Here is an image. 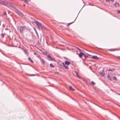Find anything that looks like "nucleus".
<instances>
[{
  "label": "nucleus",
  "mask_w": 120,
  "mask_h": 120,
  "mask_svg": "<svg viewBox=\"0 0 120 120\" xmlns=\"http://www.w3.org/2000/svg\"><path fill=\"white\" fill-rule=\"evenodd\" d=\"M5 35V34L3 33H2L1 34V36L3 38L4 37V36Z\"/></svg>",
  "instance_id": "aec40b11"
},
{
  "label": "nucleus",
  "mask_w": 120,
  "mask_h": 120,
  "mask_svg": "<svg viewBox=\"0 0 120 120\" xmlns=\"http://www.w3.org/2000/svg\"><path fill=\"white\" fill-rule=\"evenodd\" d=\"M115 70V69H109L108 70V71H114Z\"/></svg>",
  "instance_id": "9b49d317"
},
{
  "label": "nucleus",
  "mask_w": 120,
  "mask_h": 120,
  "mask_svg": "<svg viewBox=\"0 0 120 120\" xmlns=\"http://www.w3.org/2000/svg\"><path fill=\"white\" fill-rule=\"evenodd\" d=\"M111 0L112 2H113L114 1V0Z\"/></svg>",
  "instance_id": "e433bc0d"
},
{
  "label": "nucleus",
  "mask_w": 120,
  "mask_h": 120,
  "mask_svg": "<svg viewBox=\"0 0 120 120\" xmlns=\"http://www.w3.org/2000/svg\"><path fill=\"white\" fill-rule=\"evenodd\" d=\"M37 44L38 45H41L39 41H38L37 42Z\"/></svg>",
  "instance_id": "a878e982"
},
{
  "label": "nucleus",
  "mask_w": 120,
  "mask_h": 120,
  "mask_svg": "<svg viewBox=\"0 0 120 120\" xmlns=\"http://www.w3.org/2000/svg\"><path fill=\"white\" fill-rule=\"evenodd\" d=\"M34 55H36V53H34Z\"/></svg>",
  "instance_id": "ea45409f"
},
{
  "label": "nucleus",
  "mask_w": 120,
  "mask_h": 120,
  "mask_svg": "<svg viewBox=\"0 0 120 120\" xmlns=\"http://www.w3.org/2000/svg\"><path fill=\"white\" fill-rule=\"evenodd\" d=\"M46 53V54H47V53L46 52H45Z\"/></svg>",
  "instance_id": "a18cd8bd"
},
{
  "label": "nucleus",
  "mask_w": 120,
  "mask_h": 120,
  "mask_svg": "<svg viewBox=\"0 0 120 120\" xmlns=\"http://www.w3.org/2000/svg\"><path fill=\"white\" fill-rule=\"evenodd\" d=\"M28 59L31 62V63H33V61L31 60V58H30L29 57L28 58Z\"/></svg>",
  "instance_id": "a211bd4d"
},
{
  "label": "nucleus",
  "mask_w": 120,
  "mask_h": 120,
  "mask_svg": "<svg viewBox=\"0 0 120 120\" xmlns=\"http://www.w3.org/2000/svg\"><path fill=\"white\" fill-rule=\"evenodd\" d=\"M25 53L26 54H27V53L26 52H25Z\"/></svg>",
  "instance_id": "37998d69"
},
{
  "label": "nucleus",
  "mask_w": 120,
  "mask_h": 120,
  "mask_svg": "<svg viewBox=\"0 0 120 120\" xmlns=\"http://www.w3.org/2000/svg\"><path fill=\"white\" fill-rule=\"evenodd\" d=\"M55 74H59L57 72H55Z\"/></svg>",
  "instance_id": "f704fd0d"
},
{
  "label": "nucleus",
  "mask_w": 120,
  "mask_h": 120,
  "mask_svg": "<svg viewBox=\"0 0 120 120\" xmlns=\"http://www.w3.org/2000/svg\"><path fill=\"white\" fill-rule=\"evenodd\" d=\"M70 62L68 61L67 60L65 61V64H66L68 65L70 64Z\"/></svg>",
  "instance_id": "9d476101"
},
{
  "label": "nucleus",
  "mask_w": 120,
  "mask_h": 120,
  "mask_svg": "<svg viewBox=\"0 0 120 120\" xmlns=\"http://www.w3.org/2000/svg\"><path fill=\"white\" fill-rule=\"evenodd\" d=\"M40 60L42 63L43 64H44L45 63V61L43 59H41V58L40 59Z\"/></svg>",
  "instance_id": "1a4fd4ad"
},
{
  "label": "nucleus",
  "mask_w": 120,
  "mask_h": 120,
  "mask_svg": "<svg viewBox=\"0 0 120 120\" xmlns=\"http://www.w3.org/2000/svg\"><path fill=\"white\" fill-rule=\"evenodd\" d=\"M81 54V52H80V54L79 55V56L80 58H81L82 57V55Z\"/></svg>",
  "instance_id": "6ab92c4d"
},
{
  "label": "nucleus",
  "mask_w": 120,
  "mask_h": 120,
  "mask_svg": "<svg viewBox=\"0 0 120 120\" xmlns=\"http://www.w3.org/2000/svg\"><path fill=\"white\" fill-rule=\"evenodd\" d=\"M84 5L82 7V9H81H81H82V8H83V7H84Z\"/></svg>",
  "instance_id": "79ce46f5"
},
{
  "label": "nucleus",
  "mask_w": 120,
  "mask_h": 120,
  "mask_svg": "<svg viewBox=\"0 0 120 120\" xmlns=\"http://www.w3.org/2000/svg\"><path fill=\"white\" fill-rule=\"evenodd\" d=\"M77 48V49H78L79 50V51H80V49H79V48Z\"/></svg>",
  "instance_id": "4c0bfd02"
},
{
  "label": "nucleus",
  "mask_w": 120,
  "mask_h": 120,
  "mask_svg": "<svg viewBox=\"0 0 120 120\" xmlns=\"http://www.w3.org/2000/svg\"><path fill=\"white\" fill-rule=\"evenodd\" d=\"M83 56H84L85 57V58H87L88 57V56H86V55L85 54H84V55H83Z\"/></svg>",
  "instance_id": "c85d7f7f"
},
{
  "label": "nucleus",
  "mask_w": 120,
  "mask_h": 120,
  "mask_svg": "<svg viewBox=\"0 0 120 120\" xmlns=\"http://www.w3.org/2000/svg\"><path fill=\"white\" fill-rule=\"evenodd\" d=\"M3 14L4 15H7V13L6 11H4L3 12Z\"/></svg>",
  "instance_id": "393cba45"
},
{
  "label": "nucleus",
  "mask_w": 120,
  "mask_h": 120,
  "mask_svg": "<svg viewBox=\"0 0 120 120\" xmlns=\"http://www.w3.org/2000/svg\"><path fill=\"white\" fill-rule=\"evenodd\" d=\"M91 83L93 85H94L95 84V83L93 81L91 82Z\"/></svg>",
  "instance_id": "cd10ccee"
},
{
  "label": "nucleus",
  "mask_w": 120,
  "mask_h": 120,
  "mask_svg": "<svg viewBox=\"0 0 120 120\" xmlns=\"http://www.w3.org/2000/svg\"><path fill=\"white\" fill-rule=\"evenodd\" d=\"M8 4V2L6 0H0V4L7 5Z\"/></svg>",
  "instance_id": "f03ea898"
},
{
  "label": "nucleus",
  "mask_w": 120,
  "mask_h": 120,
  "mask_svg": "<svg viewBox=\"0 0 120 120\" xmlns=\"http://www.w3.org/2000/svg\"><path fill=\"white\" fill-rule=\"evenodd\" d=\"M92 59H99V58L97 57V56H92Z\"/></svg>",
  "instance_id": "0eeeda50"
},
{
  "label": "nucleus",
  "mask_w": 120,
  "mask_h": 120,
  "mask_svg": "<svg viewBox=\"0 0 120 120\" xmlns=\"http://www.w3.org/2000/svg\"><path fill=\"white\" fill-rule=\"evenodd\" d=\"M109 51H112V50H110V49H109Z\"/></svg>",
  "instance_id": "58836bf2"
},
{
  "label": "nucleus",
  "mask_w": 120,
  "mask_h": 120,
  "mask_svg": "<svg viewBox=\"0 0 120 120\" xmlns=\"http://www.w3.org/2000/svg\"><path fill=\"white\" fill-rule=\"evenodd\" d=\"M48 58H50L51 60H54V61H55V60L54 58L52 57L51 56H49V55L48 56Z\"/></svg>",
  "instance_id": "6e6552de"
},
{
  "label": "nucleus",
  "mask_w": 120,
  "mask_h": 120,
  "mask_svg": "<svg viewBox=\"0 0 120 120\" xmlns=\"http://www.w3.org/2000/svg\"><path fill=\"white\" fill-rule=\"evenodd\" d=\"M50 65L51 67L53 68L55 66L52 65V63H51L50 64Z\"/></svg>",
  "instance_id": "5701e85b"
},
{
  "label": "nucleus",
  "mask_w": 120,
  "mask_h": 120,
  "mask_svg": "<svg viewBox=\"0 0 120 120\" xmlns=\"http://www.w3.org/2000/svg\"><path fill=\"white\" fill-rule=\"evenodd\" d=\"M113 6L116 8H118L120 7L119 4L118 3L115 2L113 5Z\"/></svg>",
  "instance_id": "39448f33"
},
{
  "label": "nucleus",
  "mask_w": 120,
  "mask_h": 120,
  "mask_svg": "<svg viewBox=\"0 0 120 120\" xmlns=\"http://www.w3.org/2000/svg\"><path fill=\"white\" fill-rule=\"evenodd\" d=\"M13 8L14 10L20 16L22 17L23 16V14L22 12H21L19 10L17 9L16 8L14 7Z\"/></svg>",
  "instance_id": "f257e3e1"
},
{
  "label": "nucleus",
  "mask_w": 120,
  "mask_h": 120,
  "mask_svg": "<svg viewBox=\"0 0 120 120\" xmlns=\"http://www.w3.org/2000/svg\"><path fill=\"white\" fill-rule=\"evenodd\" d=\"M108 77L109 78V79H110V80H111V77L110 76H109V75L108 76Z\"/></svg>",
  "instance_id": "b1692460"
},
{
  "label": "nucleus",
  "mask_w": 120,
  "mask_h": 120,
  "mask_svg": "<svg viewBox=\"0 0 120 120\" xmlns=\"http://www.w3.org/2000/svg\"><path fill=\"white\" fill-rule=\"evenodd\" d=\"M77 17H77H76V18H75V20H74V21L72 22H71V23H69L67 25L68 26H69V25L70 24H71V23H73V22H74L75 21V20H76Z\"/></svg>",
  "instance_id": "f3484780"
},
{
  "label": "nucleus",
  "mask_w": 120,
  "mask_h": 120,
  "mask_svg": "<svg viewBox=\"0 0 120 120\" xmlns=\"http://www.w3.org/2000/svg\"><path fill=\"white\" fill-rule=\"evenodd\" d=\"M30 1V0H25L24 2H26V3H27V2L29 1Z\"/></svg>",
  "instance_id": "4be33fe9"
},
{
  "label": "nucleus",
  "mask_w": 120,
  "mask_h": 120,
  "mask_svg": "<svg viewBox=\"0 0 120 120\" xmlns=\"http://www.w3.org/2000/svg\"><path fill=\"white\" fill-rule=\"evenodd\" d=\"M25 27L26 26H20V32L21 33H22L24 29L25 28Z\"/></svg>",
  "instance_id": "20e7f679"
},
{
  "label": "nucleus",
  "mask_w": 120,
  "mask_h": 120,
  "mask_svg": "<svg viewBox=\"0 0 120 120\" xmlns=\"http://www.w3.org/2000/svg\"><path fill=\"white\" fill-rule=\"evenodd\" d=\"M81 54L82 55H84V54L83 53V52H81Z\"/></svg>",
  "instance_id": "72a5a7b5"
},
{
  "label": "nucleus",
  "mask_w": 120,
  "mask_h": 120,
  "mask_svg": "<svg viewBox=\"0 0 120 120\" xmlns=\"http://www.w3.org/2000/svg\"><path fill=\"white\" fill-rule=\"evenodd\" d=\"M100 74L102 76H103L105 75V74L104 73L103 70L102 71L100 72Z\"/></svg>",
  "instance_id": "423d86ee"
},
{
  "label": "nucleus",
  "mask_w": 120,
  "mask_h": 120,
  "mask_svg": "<svg viewBox=\"0 0 120 120\" xmlns=\"http://www.w3.org/2000/svg\"><path fill=\"white\" fill-rule=\"evenodd\" d=\"M23 6H25V4H24L23 5Z\"/></svg>",
  "instance_id": "a19ab883"
},
{
  "label": "nucleus",
  "mask_w": 120,
  "mask_h": 120,
  "mask_svg": "<svg viewBox=\"0 0 120 120\" xmlns=\"http://www.w3.org/2000/svg\"><path fill=\"white\" fill-rule=\"evenodd\" d=\"M69 88L70 90L73 91H74L75 90L73 88V87L71 86H69Z\"/></svg>",
  "instance_id": "f8f14e48"
},
{
  "label": "nucleus",
  "mask_w": 120,
  "mask_h": 120,
  "mask_svg": "<svg viewBox=\"0 0 120 120\" xmlns=\"http://www.w3.org/2000/svg\"><path fill=\"white\" fill-rule=\"evenodd\" d=\"M115 50H113V51H115Z\"/></svg>",
  "instance_id": "c03bdc74"
},
{
  "label": "nucleus",
  "mask_w": 120,
  "mask_h": 120,
  "mask_svg": "<svg viewBox=\"0 0 120 120\" xmlns=\"http://www.w3.org/2000/svg\"><path fill=\"white\" fill-rule=\"evenodd\" d=\"M75 72L76 73V74L77 75V77H78V76H79V75H78V74L77 73V72Z\"/></svg>",
  "instance_id": "7c9ffc66"
},
{
  "label": "nucleus",
  "mask_w": 120,
  "mask_h": 120,
  "mask_svg": "<svg viewBox=\"0 0 120 120\" xmlns=\"http://www.w3.org/2000/svg\"><path fill=\"white\" fill-rule=\"evenodd\" d=\"M34 30L36 32V33L37 35V36L38 37V32L37 31V30H36V29H35V28H34Z\"/></svg>",
  "instance_id": "2eb2a0df"
},
{
  "label": "nucleus",
  "mask_w": 120,
  "mask_h": 120,
  "mask_svg": "<svg viewBox=\"0 0 120 120\" xmlns=\"http://www.w3.org/2000/svg\"><path fill=\"white\" fill-rule=\"evenodd\" d=\"M7 5H8L12 7H13V5H12L11 2L9 3L8 2V4H7Z\"/></svg>",
  "instance_id": "4468645a"
},
{
  "label": "nucleus",
  "mask_w": 120,
  "mask_h": 120,
  "mask_svg": "<svg viewBox=\"0 0 120 120\" xmlns=\"http://www.w3.org/2000/svg\"><path fill=\"white\" fill-rule=\"evenodd\" d=\"M36 75L33 74H31V76H35V75Z\"/></svg>",
  "instance_id": "2f4dec72"
},
{
  "label": "nucleus",
  "mask_w": 120,
  "mask_h": 120,
  "mask_svg": "<svg viewBox=\"0 0 120 120\" xmlns=\"http://www.w3.org/2000/svg\"><path fill=\"white\" fill-rule=\"evenodd\" d=\"M35 21L34 22L36 24L37 26L39 28H40L41 26V23H39L38 21H37L35 19H34Z\"/></svg>",
  "instance_id": "7ed1b4c3"
},
{
  "label": "nucleus",
  "mask_w": 120,
  "mask_h": 120,
  "mask_svg": "<svg viewBox=\"0 0 120 120\" xmlns=\"http://www.w3.org/2000/svg\"><path fill=\"white\" fill-rule=\"evenodd\" d=\"M62 64H63V66L65 67V68H66L68 69V66H66L65 65V64L64 63H62Z\"/></svg>",
  "instance_id": "ddd939ff"
},
{
  "label": "nucleus",
  "mask_w": 120,
  "mask_h": 120,
  "mask_svg": "<svg viewBox=\"0 0 120 120\" xmlns=\"http://www.w3.org/2000/svg\"><path fill=\"white\" fill-rule=\"evenodd\" d=\"M113 79L115 80H117V79L116 77L115 76H114L113 77Z\"/></svg>",
  "instance_id": "412c9836"
},
{
  "label": "nucleus",
  "mask_w": 120,
  "mask_h": 120,
  "mask_svg": "<svg viewBox=\"0 0 120 120\" xmlns=\"http://www.w3.org/2000/svg\"><path fill=\"white\" fill-rule=\"evenodd\" d=\"M117 58H119V59H120V56H117Z\"/></svg>",
  "instance_id": "c9c22d12"
},
{
  "label": "nucleus",
  "mask_w": 120,
  "mask_h": 120,
  "mask_svg": "<svg viewBox=\"0 0 120 120\" xmlns=\"http://www.w3.org/2000/svg\"><path fill=\"white\" fill-rule=\"evenodd\" d=\"M40 28H41V29H45V27L44 26H42L41 25V26H40Z\"/></svg>",
  "instance_id": "dca6fc26"
},
{
  "label": "nucleus",
  "mask_w": 120,
  "mask_h": 120,
  "mask_svg": "<svg viewBox=\"0 0 120 120\" xmlns=\"http://www.w3.org/2000/svg\"><path fill=\"white\" fill-rule=\"evenodd\" d=\"M78 77L79 79H81V77L79 76V75L78 76Z\"/></svg>",
  "instance_id": "473e14b6"
},
{
  "label": "nucleus",
  "mask_w": 120,
  "mask_h": 120,
  "mask_svg": "<svg viewBox=\"0 0 120 120\" xmlns=\"http://www.w3.org/2000/svg\"><path fill=\"white\" fill-rule=\"evenodd\" d=\"M111 0H106V1L107 2H109L111 1Z\"/></svg>",
  "instance_id": "c756f323"
},
{
  "label": "nucleus",
  "mask_w": 120,
  "mask_h": 120,
  "mask_svg": "<svg viewBox=\"0 0 120 120\" xmlns=\"http://www.w3.org/2000/svg\"><path fill=\"white\" fill-rule=\"evenodd\" d=\"M117 12L118 13H120V10H117Z\"/></svg>",
  "instance_id": "bb28decb"
}]
</instances>
